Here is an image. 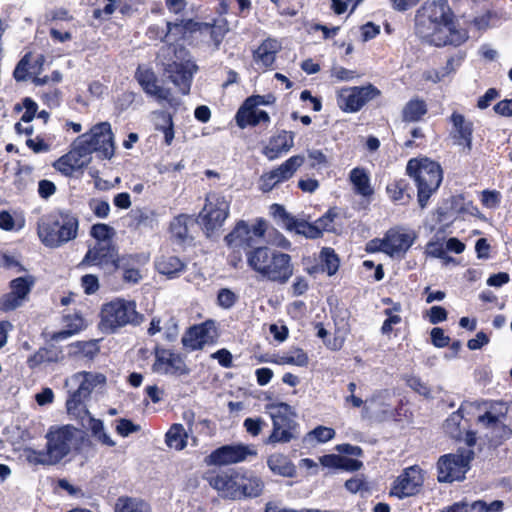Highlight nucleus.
Segmentation results:
<instances>
[{"instance_id": "obj_1", "label": "nucleus", "mask_w": 512, "mask_h": 512, "mask_svg": "<svg viewBox=\"0 0 512 512\" xmlns=\"http://www.w3.org/2000/svg\"><path fill=\"white\" fill-rule=\"evenodd\" d=\"M416 33L437 47L460 46L468 39L447 0L425 2L415 15Z\"/></svg>"}, {"instance_id": "obj_2", "label": "nucleus", "mask_w": 512, "mask_h": 512, "mask_svg": "<svg viewBox=\"0 0 512 512\" xmlns=\"http://www.w3.org/2000/svg\"><path fill=\"white\" fill-rule=\"evenodd\" d=\"M80 220L76 212L68 208H55L37 222V235L41 243L50 249L60 248L79 235Z\"/></svg>"}, {"instance_id": "obj_3", "label": "nucleus", "mask_w": 512, "mask_h": 512, "mask_svg": "<svg viewBox=\"0 0 512 512\" xmlns=\"http://www.w3.org/2000/svg\"><path fill=\"white\" fill-rule=\"evenodd\" d=\"M246 259L248 266L263 279L280 285L286 284L294 273L291 256L268 246L249 249Z\"/></svg>"}, {"instance_id": "obj_4", "label": "nucleus", "mask_w": 512, "mask_h": 512, "mask_svg": "<svg viewBox=\"0 0 512 512\" xmlns=\"http://www.w3.org/2000/svg\"><path fill=\"white\" fill-rule=\"evenodd\" d=\"M405 172L417 188L419 207L426 208L430 198L438 191L443 181L441 165L426 156L415 157L408 160Z\"/></svg>"}, {"instance_id": "obj_5", "label": "nucleus", "mask_w": 512, "mask_h": 512, "mask_svg": "<svg viewBox=\"0 0 512 512\" xmlns=\"http://www.w3.org/2000/svg\"><path fill=\"white\" fill-rule=\"evenodd\" d=\"M77 429L72 425L51 427L46 434L44 450L29 448L27 460L35 465L52 466L60 463L71 452Z\"/></svg>"}, {"instance_id": "obj_6", "label": "nucleus", "mask_w": 512, "mask_h": 512, "mask_svg": "<svg viewBox=\"0 0 512 512\" xmlns=\"http://www.w3.org/2000/svg\"><path fill=\"white\" fill-rule=\"evenodd\" d=\"M100 325L106 333H116L127 325H139L143 315L136 309L135 301L115 298L102 305Z\"/></svg>"}, {"instance_id": "obj_7", "label": "nucleus", "mask_w": 512, "mask_h": 512, "mask_svg": "<svg viewBox=\"0 0 512 512\" xmlns=\"http://www.w3.org/2000/svg\"><path fill=\"white\" fill-rule=\"evenodd\" d=\"M230 214V203L219 193L210 192L198 214V223L207 237H211L224 224Z\"/></svg>"}, {"instance_id": "obj_8", "label": "nucleus", "mask_w": 512, "mask_h": 512, "mask_svg": "<svg viewBox=\"0 0 512 512\" xmlns=\"http://www.w3.org/2000/svg\"><path fill=\"white\" fill-rule=\"evenodd\" d=\"M91 155L96 153L102 160H110L115 154L114 134L107 121L93 125L89 132L77 137Z\"/></svg>"}, {"instance_id": "obj_9", "label": "nucleus", "mask_w": 512, "mask_h": 512, "mask_svg": "<svg viewBox=\"0 0 512 512\" xmlns=\"http://www.w3.org/2000/svg\"><path fill=\"white\" fill-rule=\"evenodd\" d=\"M473 458L474 452L470 449H459L457 453L440 456L436 464L438 482L452 483L463 480Z\"/></svg>"}, {"instance_id": "obj_10", "label": "nucleus", "mask_w": 512, "mask_h": 512, "mask_svg": "<svg viewBox=\"0 0 512 512\" xmlns=\"http://www.w3.org/2000/svg\"><path fill=\"white\" fill-rule=\"evenodd\" d=\"M478 422L491 430L496 438L509 439L512 436V403L492 401L488 410L478 417Z\"/></svg>"}, {"instance_id": "obj_11", "label": "nucleus", "mask_w": 512, "mask_h": 512, "mask_svg": "<svg viewBox=\"0 0 512 512\" xmlns=\"http://www.w3.org/2000/svg\"><path fill=\"white\" fill-rule=\"evenodd\" d=\"M272 419V431L266 443H288L293 438L294 412L292 407L284 402L266 405Z\"/></svg>"}, {"instance_id": "obj_12", "label": "nucleus", "mask_w": 512, "mask_h": 512, "mask_svg": "<svg viewBox=\"0 0 512 512\" xmlns=\"http://www.w3.org/2000/svg\"><path fill=\"white\" fill-rule=\"evenodd\" d=\"M154 362L152 371L160 375H169L175 377L187 376L190 374V368L185 361V356L172 349L156 345L153 349Z\"/></svg>"}, {"instance_id": "obj_13", "label": "nucleus", "mask_w": 512, "mask_h": 512, "mask_svg": "<svg viewBox=\"0 0 512 512\" xmlns=\"http://www.w3.org/2000/svg\"><path fill=\"white\" fill-rule=\"evenodd\" d=\"M381 95V91L371 83L342 89L338 95L339 108L346 113H355L370 100Z\"/></svg>"}, {"instance_id": "obj_14", "label": "nucleus", "mask_w": 512, "mask_h": 512, "mask_svg": "<svg viewBox=\"0 0 512 512\" xmlns=\"http://www.w3.org/2000/svg\"><path fill=\"white\" fill-rule=\"evenodd\" d=\"M304 162L305 157L303 155H293L278 167L273 168L269 172L263 173L259 179L260 190L264 193L270 192L279 183L291 179Z\"/></svg>"}, {"instance_id": "obj_15", "label": "nucleus", "mask_w": 512, "mask_h": 512, "mask_svg": "<svg viewBox=\"0 0 512 512\" xmlns=\"http://www.w3.org/2000/svg\"><path fill=\"white\" fill-rule=\"evenodd\" d=\"M72 381L78 386L66 401V408L69 413L79 411L81 406H83L84 400L90 396L92 390L98 383L105 381V377L102 374L82 371L74 374Z\"/></svg>"}, {"instance_id": "obj_16", "label": "nucleus", "mask_w": 512, "mask_h": 512, "mask_svg": "<svg viewBox=\"0 0 512 512\" xmlns=\"http://www.w3.org/2000/svg\"><path fill=\"white\" fill-rule=\"evenodd\" d=\"M256 450L242 443L223 445L213 450L206 458L208 466H226L245 461L249 456H256Z\"/></svg>"}, {"instance_id": "obj_17", "label": "nucleus", "mask_w": 512, "mask_h": 512, "mask_svg": "<svg viewBox=\"0 0 512 512\" xmlns=\"http://www.w3.org/2000/svg\"><path fill=\"white\" fill-rule=\"evenodd\" d=\"M35 284L33 276H21L9 282L10 292L0 297V311H14L28 300L29 294Z\"/></svg>"}, {"instance_id": "obj_18", "label": "nucleus", "mask_w": 512, "mask_h": 512, "mask_svg": "<svg viewBox=\"0 0 512 512\" xmlns=\"http://www.w3.org/2000/svg\"><path fill=\"white\" fill-rule=\"evenodd\" d=\"M424 483L423 470L418 465L405 468L394 480L390 495L404 499L419 493Z\"/></svg>"}, {"instance_id": "obj_19", "label": "nucleus", "mask_w": 512, "mask_h": 512, "mask_svg": "<svg viewBox=\"0 0 512 512\" xmlns=\"http://www.w3.org/2000/svg\"><path fill=\"white\" fill-rule=\"evenodd\" d=\"M241 469L230 468L222 470L207 478L209 485L218 492L222 499L240 500L239 481Z\"/></svg>"}, {"instance_id": "obj_20", "label": "nucleus", "mask_w": 512, "mask_h": 512, "mask_svg": "<svg viewBox=\"0 0 512 512\" xmlns=\"http://www.w3.org/2000/svg\"><path fill=\"white\" fill-rule=\"evenodd\" d=\"M90 154L78 138L73 142L71 150L58 158L53 167L62 175L71 177L75 171L82 170L90 162Z\"/></svg>"}, {"instance_id": "obj_21", "label": "nucleus", "mask_w": 512, "mask_h": 512, "mask_svg": "<svg viewBox=\"0 0 512 512\" xmlns=\"http://www.w3.org/2000/svg\"><path fill=\"white\" fill-rule=\"evenodd\" d=\"M211 331L216 332L215 323L211 319L192 325L183 334L181 343L189 351L201 350L207 343L214 342Z\"/></svg>"}, {"instance_id": "obj_22", "label": "nucleus", "mask_w": 512, "mask_h": 512, "mask_svg": "<svg viewBox=\"0 0 512 512\" xmlns=\"http://www.w3.org/2000/svg\"><path fill=\"white\" fill-rule=\"evenodd\" d=\"M135 79L147 95L171 103V90L158 84V78L152 68L139 65L135 71Z\"/></svg>"}, {"instance_id": "obj_23", "label": "nucleus", "mask_w": 512, "mask_h": 512, "mask_svg": "<svg viewBox=\"0 0 512 512\" xmlns=\"http://www.w3.org/2000/svg\"><path fill=\"white\" fill-rule=\"evenodd\" d=\"M416 240L414 232H406L401 227H393L386 231L385 254L390 257L404 256Z\"/></svg>"}, {"instance_id": "obj_24", "label": "nucleus", "mask_w": 512, "mask_h": 512, "mask_svg": "<svg viewBox=\"0 0 512 512\" xmlns=\"http://www.w3.org/2000/svg\"><path fill=\"white\" fill-rule=\"evenodd\" d=\"M281 49V43L276 38L267 37L252 51V59L262 71L272 70Z\"/></svg>"}, {"instance_id": "obj_25", "label": "nucleus", "mask_w": 512, "mask_h": 512, "mask_svg": "<svg viewBox=\"0 0 512 512\" xmlns=\"http://www.w3.org/2000/svg\"><path fill=\"white\" fill-rule=\"evenodd\" d=\"M443 429L452 439L464 440L469 446H473L476 443V435L468 429L461 407L452 412L445 420Z\"/></svg>"}, {"instance_id": "obj_26", "label": "nucleus", "mask_w": 512, "mask_h": 512, "mask_svg": "<svg viewBox=\"0 0 512 512\" xmlns=\"http://www.w3.org/2000/svg\"><path fill=\"white\" fill-rule=\"evenodd\" d=\"M234 119L237 127L240 129L259 125L267 128L271 122L270 115L266 111L255 108L246 100L238 108Z\"/></svg>"}, {"instance_id": "obj_27", "label": "nucleus", "mask_w": 512, "mask_h": 512, "mask_svg": "<svg viewBox=\"0 0 512 512\" xmlns=\"http://www.w3.org/2000/svg\"><path fill=\"white\" fill-rule=\"evenodd\" d=\"M294 138V132L280 130L269 137L268 142L262 148L261 153L268 160H275L291 150L294 146Z\"/></svg>"}, {"instance_id": "obj_28", "label": "nucleus", "mask_w": 512, "mask_h": 512, "mask_svg": "<svg viewBox=\"0 0 512 512\" xmlns=\"http://www.w3.org/2000/svg\"><path fill=\"white\" fill-rule=\"evenodd\" d=\"M45 57L39 54L34 57L32 52L25 53L19 60L13 71V78L17 82H23L32 76H38L43 71Z\"/></svg>"}, {"instance_id": "obj_29", "label": "nucleus", "mask_w": 512, "mask_h": 512, "mask_svg": "<svg viewBox=\"0 0 512 512\" xmlns=\"http://www.w3.org/2000/svg\"><path fill=\"white\" fill-rule=\"evenodd\" d=\"M117 249L113 244H97L93 248H89L80 265L83 266H113L117 256Z\"/></svg>"}, {"instance_id": "obj_30", "label": "nucleus", "mask_w": 512, "mask_h": 512, "mask_svg": "<svg viewBox=\"0 0 512 512\" xmlns=\"http://www.w3.org/2000/svg\"><path fill=\"white\" fill-rule=\"evenodd\" d=\"M164 71L182 95L190 93L194 71L190 70L186 63L173 61L165 65Z\"/></svg>"}, {"instance_id": "obj_31", "label": "nucleus", "mask_w": 512, "mask_h": 512, "mask_svg": "<svg viewBox=\"0 0 512 512\" xmlns=\"http://www.w3.org/2000/svg\"><path fill=\"white\" fill-rule=\"evenodd\" d=\"M450 122L453 125L454 133L452 135L454 141L458 145L463 146L466 153L472 150V134L473 124L467 121L463 114L454 111L450 116Z\"/></svg>"}, {"instance_id": "obj_32", "label": "nucleus", "mask_w": 512, "mask_h": 512, "mask_svg": "<svg viewBox=\"0 0 512 512\" xmlns=\"http://www.w3.org/2000/svg\"><path fill=\"white\" fill-rule=\"evenodd\" d=\"M240 500L257 498L262 495L265 484L261 477L246 469H241V480L239 481Z\"/></svg>"}, {"instance_id": "obj_33", "label": "nucleus", "mask_w": 512, "mask_h": 512, "mask_svg": "<svg viewBox=\"0 0 512 512\" xmlns=\"http://www.w3.org/2000/svg\"><path fill=\"white\" fill-rule=\"evenodd\" d=\"M158 273L168 279L178 278L186 270V263L175 255H162L155 261Z\"/></svg>"}, {"instance_id": "obj_34", "label": "nucleus", "mask_w": 512, "mask_h": 512, "mask_svg": "<svg viewBox=\"0 0 512 512\" xmlns=\"http://www.w3.org/2000/svg\"><path fill=\"white\" fill-rule=\"evenodd\" d=\"M64 355L62 348L55 345L40 347L34 354L27 359V366L35 369L43 363H58L63 360Z\"/></svg>"}, {"instance_id": "obj_35", "label": "nucleus", "mask_w": 512, "mask_h": 512, "mask_svg": "<svg viewBox=\"0 0 512 512\" xmlns=\"http://www.w3.org/2000/svg\"><path fill=\"white\" fill-rule=\"evenodd\" d=\"M228 247H249L252 249L251 229L244 220H239L234 228L225 236Z\"/></svg>"}, {"instance_id": "obj_36", "label": "nucleus", "mask_w": 512, "mask_h": 512, "mask_svg": "<svg viewBox=\"0 0 512 512\" xmlns=\"http://www.w3.org/2000/svg\"><path fill=\"white\" fill-rule=\"evenodd\" d=\"M267 466L274 475L294 478L297 475L295 464L282 453H273L267 458Z\"/></svg>"}, {"instance_id": "obj_37", "label": "nucleus", "mask_w": 512, "mask_h": 512, "mask_svg": "<svg viewBox=\"0 0 512 512\" xmlns=\"http://www.w3.org/2000/svg\"><path fill=\"white\" fill-rule=\"evenodd\" d=\"M386 193L392 202L398 204H407L412 199L410 184L404 178L389 182L386 186Z\"/></svg>"}, {"instance_id": "obj_38", "label": "nucleus", "mask_w": 512, "mask_h": 512, "mask_svg": "<svg viewBox=\"0 0 512 512\" xmlns=\"http://www.w3.org/2000/svg\"><path fill=\"white\" fill-rule=\"evenodd\" d=\"M128 217L129 227L134 230L153 229L157 224L155 211L147 208L132 209Z\"/></svg>"}, {"instance_id": "obj_39", "label": "nucleus", "mask_w": 512, "mask_h": 512, "mask_svg": "<svg viewBox=\"0 0 512 512\" xmlns=\"http://www.w3.org/2000/svg\"><path fill=\"white\" fill-rule=\"evenodd\" d=\"M349 180L358 195L363 197H371L374 194V190L370 183V176L365 168H353L349 172Z\"/></svg>"}, {"instance_id": "obj_40", "label": "nucleus", "mask_w": 512, "mask_h": 512, "mask_svg": "<svg viewBox=\"0 0 512 512\" xmlns=\"http://www.w3.org/2000/svg\"><path fill=\"white\" fill-rule=\"evenodd\" d=\"M428 107L427 103L415 97L410 99L403 107L401 112L402 121L406 123L419 122L427 114Z\"/></svg>"}, {"instance_id": "obj_41", "label": "nucleus", "mask_w": 512, "mask_h": 512, "mask_svg": "<svg viewBox=\"0 0 512 512\" xmlns=\"http://www.w3.org/2000/svg\"><path fill=\"white\" fill-rule=\"evenodd\" d=\"M188 434L180 423H174L165 434V443L169 448L177 451L183 450L187 446Z\"/></svg>"}, {"instance_id": "obj_42", "label": "nucleus", "mask_w": 512, "mask_h": 512, "mask_svg": "<svg viewBox=\"0 0 512 512\" xmlns=\"http://www.w3.org/2000/svg\"><path fill=\"white\" fill-rule=\"evenodd\" d=\"M158 122L155 123V130L164 134V144L170 146L174 140V122L172 115L164 110L154 112Z\"/></svg>"}, {"instance_id": "obj_43", "label": "nucleus", "mask_w": 512, "mask_h": 512, "mask_svg": "<svg viewBox=\"0 0 512 512\" xmlns=\"http://www.w3.org/2000/svg\"><path fill=\"white\" fill-rule=\"evenodd\" d=\"M191 216L185 213L178 214L169 223V232L176 241L184 243L188 238V223Z\"/></svg>"}, {"instance_id": "obj_44", "label": "nucleus", "mask_w": 512, "mask_h": 512, "mask_svg": "<svg viewBox=\"0 0 512 512\" xmlns=\"http://www.w3.org/2000/svg\"><path fill=\"white\" fill-rule=\"evenodd\" d=\"M319 258L322 272H326L329 276H333L337 273L340 266V258L333 248L323 247L320 251Z\"/></svg>"}, {"instance_id": "obj_45", "label": "nucleus", "mask_w": 512, "mask_h": 512, "mask_svg": "<svg viewBox=\"0 0 512 512\" xmlns=\"http://www.w3.org/2000/svg\"><path fill=\"white\" fill-rule=\"evenodd\" d=\"M149 506L141 499L120 496L115 503L114 512H148Z\"/></svg>"}, {"instance_id": "obj_46", "label": "nucleus", "mask_w": 512, "mask_h": 512, "mask_svg": "<svg viewBox=\"0 0 512 512\" xmlns=\"http://www.w3.org/2000/svg\"><path fill=\"white\" fill-rule=\"evenodd\" d=\"M70 355L82 356L92 360L100 351L97 341H76L69 344Z\"/></svg>"}, {"instance_id": "obj_47", "label": "nucleus", "mask_w": 512, "mask_h": 512, "mask_svg": "<svg viewBox=\"0 0 512 512\" xmlns=\"http://www.w3.org/2000/svg\"><path fill=\"white\" fill-rule=\"evenodd\" d=\"M201 24L192 20H182L180 22H168L167 23V33L165 35L166 38H169L170 35L175 34L178 35V38L174 40L177 41L180 38H183L187 32H195L200 29Z\"/></svg>"}, {"instance_id": "obj_48", "label": "nucleus", "mask_w": 512, "mask_h": 512, "mask_svg": "<svg viewBox=\"0 0 512 512\" xmlns=\"http://www.w3.org/2000/svg\"><path fill=\"white\" fill-rule=\"evenodd\" d=\"M288 231H295L299 235H303L309 239H317L321 237L320 229H318L316 223H310L306 220H299L294 218V223L288 229Z\"/></svg>"}, {"instance_id": "obj_49", "label": "nucleus", "mask_w": 512, "mask_h": 512, "mask_svg": "<svg viewBox=\"0 0 512 512\" xmlns=\"http://www.w3.org/2000/svg\"><path fill=\"white\" fill-rule=\"evenodd\" d=\"M281 16L294 17L301 7V0H270Z\"/></svg>"}, {"instance_id": "obj_50", "label": "nucleus", "mask_w": 512, "mask_h": 512, "mask_svg": "<svg viewBox=\"0 0 512 512\" xmlns=\"http://www.w3.org/2000/svg\"><path fill=\"white\" fill-rule=\"evenodd\" d=\"M270 213L274 219H277L286 230H288L294 223V216L286 211L285 207L281 204L274 203L270 206Z\"/></svg>"}, {"instance_id": "obj_51", "label": "nucleus", "mask_w": 512, "mask_h": 512, "mask_svg": "<svg viewBox=\"0 0 512 512\" xmlns=\"http://www.w3.org/2000/svg\"><path fill=\"white\" fill-rule=\"evenodd\" d=\"M270 213L274 219H277L286 230H288L294 223V216L286 211L285 207L281 204L274 203L270 206Z\"/></svg>"}, {"instance_id": "obj_52", "label": "nucleus", "mask_w": 512, "mask_h": 512, "mask_svg": "<svg viewBox=\"0 0 512 512\" xmlns=\"http://www.w3.org/2000/svg\"><path fill=\"white\" fill-rule=\"evenodd\" d=\"M22 108H25V112L21 116V121H23L24 123L31 122L34 119L38 110L37 103L32 98L25 97L22 100V105L16 104L14 110L16 112H19L22 110Z\"/></svg>"}, {"instance_id": "obj_53", "label": "nucleus", "mask_w": 512, "mask_h": 512, "mask_svg": "<svg viewBox=\"0 0 512 512\" xmlns=\"http://www.w3.org/2000/svg\"><path fill=\"white\" fill-rule=\"evenodd\" d=\"M339 215L337 207L329 208L321 217H319L315 223L320 229L321 236L323 235V231H332L334 230V220Z\"/></svg>"}, {"instance_id": "obj_54", "label": "nucleus", "mask_w": 512, "mask_h": 512, "mask_svg": "<svg viewBox=\"0 0 512 512\" xmlns=\"http://www.w3.org/2000/svg\"><path fill=\"white\" fill-rule=\"evenodd\" d=\"M82 329V319L76 318L75 322L66 325V328L50 335L52 341H62L78 333Z\"/></svg>"}, {"instance_id": "obj_55", "label": "nucleus", "mask_w": 512, "mask_h": 512, "mask_svg": "<svg viewBox=\"0 0 512 512\" xmlns=\"http://www.w3.org/2000/svg\"><path fill=\"white\" fill-rule=\"evenodd\" d=\"M278 364H291L296 366H307L309 362L308 355L304 352L303 349L297 348L295 349L291 355H285L281 357L280 361H274Z\"/></svg>"}, {"instance_id": "obj_56", "label": "nucleus", "mask_w": 512, "mask_h": 512, "mask_svg": "<svg viewBox=\"0 0 512 512\" xmlns=\"http://www.w3.org/2000/svg\"><path fill=\"white\" fill-rule=\"evenodd\" d=\"M238 301V296L229 288H221L217 292V305L223 309L232 308Z\"/></svg>"}, {"instance_id": "obj_57", "label": "nucleus", "mask_w": 512, "mask_h": 512, "mask_svg": "<svg viewBox=\"0 0 512 512\" xmlns=\"http://www.w3.org/2000/svg\"><path fill=\"white\" fill-rule=\"evenodd\" d=\"M483 207L488 209H495L501 203V193L497 190H483L480 198Z\"/></svg>"}, {"instance_id": "obj_58", "label": "nucleus", "mask_w": 512, "mask_h": 512, "mask_svg": "<svg viewBox=\"0 0 512 512\" xmlns=\"http://www.w3.org/2000/svg\"><path fill=\"white\" fill-rule=\"evenodd\" d=\"M140 255H123L119 257L118 255L115 258L113 268L114 270H121L122 273L125 272L126 269L134 268L139 264Z\"/></svg>"}, {"instance_id": "obj_59", "label": "nucleus", "mask_w": 512, "mask_h": 512, "mask_svg": "<svg viewBox=\"0 0 512 512\" xmlns=\"http://www.w3.org/2000/svg\"><path fill=\"white\" fill-rule=\"evenodd\" d=\"M91 236L98 241H106L112 238L114 230L111 226L105 223H97L92 225L90 230Z\"/></svg>"}, {"instance_id": "obj_60", "label": "nucleus", "mask_w": 512, "mask_h": 512, "mask_svg": "<svg viewBox=\"0 0 512 512\" xmlns=\"http://www.w3.org/2000/svg\"><path fill=\"white\" fill-rule=\"evenodd\" d=\"M406 385L419 395L428 397L430 395V388L421 380L420 377L409 375L405 377Z\"/></svg>"}, {"instance_id": "obj_61", "label": "nucleus", "mask_w": 512, "mask_h": 512, "mask_svg": "<svg viewBox=\"0 0 512 512\" xmlns=\"http://www.w3.org/2000/svg\"><path fill=\"white\" fill-rule=\"evenodd\" d=\"M356 388H357V385L355 382H350L347 385V390L350 392V394L345 396L344 404L346 407H350V408H354V409L361 408V407L366 409V406H365L366 401L362 400L360 397L355 395Z\"/></svg>"}, {"instance_id": "obj_62", "label": "nucleus", "mask_w": 512, "mask_h": 512, "mask_svg": "<svg viewBox=\"0 0 512 512\" xmlns=\"http://www.w3.org/2000/svg\"><path fill=\"white\" fill-rule=\"evenodd\" d=\"M89 208L93 214L98 217L105 219L109 216L110 205L106 200L92 198L89 201Z\"/></svg>"}, {"instance_id": "obj_63", "label": "nucleus", "mask_w": 512, "mask_h": 512, "mask_svg": "<svg viewBox=\"0 0 512 512\" xmlns=\"http://www.w3.org/2000/svg\"><path fill=\"white\" fill-rule=\"evenodd\" d=\"M307 157L311 169H320L328 165L327 156L318 149L308 150Z\"/></svg>"}, {"instance_id": "obj_64", "label": "nucleus", "mask_w": 512, "mask_h": 512, "mask_svg": "<svg viewBox=\"0 0 512 512\" xmlns=\"http://www.w3.org/2000/svg\"><path fill=\"white\" fill-rule=\"evenodd\" d=\"M473 509L475 512H501L504 509V502L494 500L488 504L484 500H476L473 502Z\"/></svg>"}]
</instances>
